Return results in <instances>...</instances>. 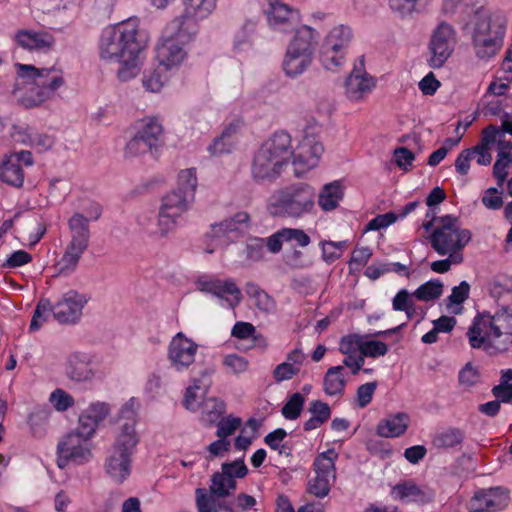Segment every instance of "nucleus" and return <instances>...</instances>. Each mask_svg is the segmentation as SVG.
I'll return each mask as SVG.
<instances>
[{"label":"nucleus","mask_w":512,"mask_h":512,"mask_svg":"<svg viewBox=\"0 0 512 512\" xmlns=\"http://www.w3.org/2000/svg\"><path fill=\"white\" fill-rule=\"evenodd\" d=\"M505 18L497 11L481 8L471 20V38H504Z\"/></svg>","instance_id":"obj_19"},{"label":"nucleus","mask_w":512,"mask_h":512,"mask_svg":"<svg viewBox=\"0 0 512 512\" xmlns=\"http://www.w3.org/2000/svg\"><path fill=\"white\" fill-rule=\"evenodd\" d=\"M345 186L341 180L323 185L318 193L317 203L323 212L337 209L344 198Z\"/></svg>","instance_id":"obj_33"},{"label":"nucleus","mask_w":512,"mask_h":512,"mask_svg":"<svg viewBox=\"0 0 512 512\" xmlns=\"http://www.w3.org/2000/svg\"><path fill=\"white\" fill-rule=\"evenodd\" d=\"M372 250L365 246H356L352 251L349 260V267L351 270H360L363 268L370 258L372 257Z\"/></svg>","instance_id":"obj_64"},{"label":"nucleus","mask_w":512,"mask_h":512,"mask_svg":"<svg viewBox=\"0 0 512 512\" xmlns=\"http://www.w3.org/2000/svg\"><path fill=\"white\" fill-rule=\"evenodd\" d=\"M194 39L184 38L178 31L166 25L164 34L158 40L155 47L156 64L162 69L176 73L188 59V44Z\"/></svg>","instance_id":"obj_9"},{"label":"nucleus","mask_w":512,"mask_h":512,"mask_svg":"<svg viewBox=\"0 0 512 512\" xmlns=\"http://www.w3.org/2000/svg\"><path fill=\"white\" fill-rule=\"evenodd\" d=\"M111 405L106 401H92L78 416L77 429L87 435L95 436L99 426L110 416Z\"/></svg>","instance_id":"obj_23"},{"label":"nucleus","mask_w":512,"mask_h":512,"mask_svg":"<svg viewBox=\"0 0 512 512\" xmlns=\"http://www.w3.org/2000/svg\"><path fill=\"white\" fill-rule=\"evenodd\" d=\"M226 411V403L220 398H207L202 403L201 420L206 425L215 424Z\"/></svg>","instance_id":"obj_46"},{"label":"nucleus","mask_w":512,"mask_h":512,"mask_svg":"<svg viewBox=\"0 0 512 512\" xmlns=\"http://www.w3.org/2000/svg\"><path fill=\"white\" fill-rule=\"evenodd\" d=\"M231 335L240 340L252 338L254 342L262 347H266V340L262 335L256 334V329L253 324L244 321H238L234 324L231 330Z\"/></svg>","instance_id":"obj_52"},{"label":"nucleus","mask_w":512,"mask_h":512,"mask_svg":"<svg viewBox=\"0 0 512 512\" xmlns=\"http://www.w3.org/2000/svg\"><path fill=\"white\" fill-rule=\"evenodd\" d=\"M210 385V374L205 370L199 378H194L186 388L182 402L183 406L189 411H197Z\"/></svg>","instance_id":"obj_31"},{"label":"nucleus","mask_w":512,"mask_h":512,"mask_svg":"<svg viewBox=\"0 0 512 512\" xmlns=\"http://www.w3.org/2000/svg\"><path fill=\"white\" fill-rule=\"evenodd\" d=\"M136 135L146 144L150 152L162 145L163 125L156 116H148L138 123Z\"/></svg>","instance_id":"obj_29"},{"label":"nucleus","mask_w":512,"mask_h":512,"mask_svg":"<svg viewBox=\"0 0 512 512\" xmlns=\"http://www.w3.org/2000/svg\"><path fill=\"white\" fill-rule=\"evenodd\" d=\"M219 0H181L182 12L170 21V27L179 35L195 39L200 32V22L211 17Z\"/></svg>","instance_id":"obj_8"},{"label":"nucleus","mask_w":512,"mask_h":512,"mask_svg":"<svg viewBox=\"0 0 512 512\" xmlns=\"http://www.w3.org/2000/svg\"><path fill=\"white\" fill-rule=\"evenodd\" d=\"M353 38L352 29L340 24L333 27L326 35L321 47V62L325 69L335 71L345 60V50Z\"/></svg>","instance_id":"obj_12"},{"label":"nucleus","mask_w":512,"mask_h":512,"mask_svg":"<svg viewBox=\"0 0 512 512\" xmlns=\"http://www.w3.org/2000/svg\"><path fill=\"white\" fill-rule=\"evenodd\" d=\"M52 312V304L49 300H41L32 317L31 323H30V330L31 331H37L39 330L42 325L49 319L50 314Z\"/></svg>","instance_id":"obj_61"},{"label":"nucleus","mask_w":512,"mask_h":512,"mask_svg":"<svg viewBox=\"0 0 512 512\" xmlns=\"http://www.w3.org/2000/svg\"><path fill=\"white\" fill-rule=\"evenodd\" d=\"M322 251V259L324 262L331 264L342 257L346 247L347 241H326L320 242Z\"/></svg>","instance_id":"obj_56"},{"label":"nucleus","mask_w":512,"mask_h":512,"mask_svg":"<svg viewBox=\"0 0 512 512\" xmlns=\"http://www.w3.org/2000/svg\"><path fill=\"white\" fill-rule=\"evenodd\" d=\"M140 434L134 422H119L114 432L112 449L134 455L140 443Z\"/></svg>","instance_id":"obj_28"},{"label":"nucleus","mask_w":512,"mask_h":512,"mask_svg":"<svg viewBox=\"0 0 512 512\" xmlns=\"http://www.w3.org/2000/svg\"><path fill=\"white\" fill-rule=\"evenodd\" d=\"M216 435L227 439L232 436L242 425V419L234 415L222 417L216 423Z\"/></svg>","instance_id":"obj_58"},{"label":"nucleus","mask_w":512,"mask_h":512,"mask_svg":"<svg viewBox=\"0 0 512 512\" xmlns=\"http://www.w3.org/2000/svg\"><path fill=\"white\" fill-rule=\"evenodd\" d=\"M334 481L335 480L315 474V476L308 482L307 491L315 497L323 498L328 495L330 487Z\"/></svg>","instance_id":"obj_62"},{"label":"nucleus","mask_w":512,"mask_h":512,"mask_svg":"<svg viewBox=\"0 0 512 512\" xmlns=\"http://www.w3.org/2000/svg\"><path fill=\"white\" fill-rule=\"evenodd\" d=\"M221 497L207 492L205 489L196 490V504L199 512H219L222 509Z\"/></svg>","instance_id":"obj_53"},{"label":"nucleus","mask_w":512,"mask_h":512,"mask_svg":"<svg viewBox=\"0 0 512 512\" xmlns=\"http://www.w3.org/2000/svg\"><path fill=\"white\" fill-rule=\"evenodd\" d=\"M392 496L405 502L424 503L432 499V492L427 488H421L412 483L399 484L393 487Z\"/></svg>","instance_id":"obj_36"},{"label":"nucleus","mask_w":512,"mask_h":512,"mask_svg":"<svg viewBox=\"0 0 512 512\" xmlns=\"http://www.w3.org/2000/svg\"><path fill=\"white\" fill-rule=\"evenodd\" d=\"M415 296L410 294L406 289H401L392 299V308L394 311H403L408 319H412L416 313L413 302Z\"/></svg>","instance_id":"obj_55"},{"label":"nucleus","mask_w":512,"mask_h":512,"mask_svg":"<svg viewBox=\"0 0 512 512\" xmlns=\"http://www.w3.org/2000/svg\"><path fill=\"white\" fill-rule=\"evenodd\" d=\"M236 488V481L223 472L215 473L211 479L210 492L223 498L228 496Z\"/></svg>","instance_id":"obj_54"},{"label":"nucleus","mask_w":512,"mask_h":512,"mask_svg":"<svg viewBox=\"0 0 512 512\" xmlns=\"http://www.w3.org/2000/svg\"><path fill=\"white\" fill-rule=\"evenodd\" d=\"M267 26L274 32L287 33L293 26L298 10L283 0H266L263 9Z\"/></svg>","instance_id":"obj_20"},{"label":"nucleus","mask_w":512,"mask_h":512,"mask_svg":"<svg viewBox=\"0 0 512 512\" xmlns=\"http://www.w3.org/2000/svg\"><path fill=\"white\" fill-rule=\"evenodd\" d=\"M258 24V19L247 18L235 31L231 40V53L235 58L244 59L254 50V35Z\"/></svg>","instance_id":"obj_25"},{"label":"nucleus","mask_w":512,"mask_h":512,"mask_svg":"<svg viewBox=\"0 0 512 512\" xmlns=\"http://www.w3.org/2000/svg\"><path fill=\"white\" fill-rule=\"evenodd\" d=\"M431 0H388L391 12L400 19H407L419 12L421 3H429Z\"/></svg>","instance_id":"obj_49"},{"label":"nucleus","mask_w":512,"mask_h":512,"mask_svg":"<svg viewBox=\"0 0 512 512\" xmlns=\"http://www.w3.org/2000/svg\"><path fill=\"white\" fill-rule=\"evenodd\" d=\"M306 399L300 392H295L286 398L281 409L282 416L287 420H296L300 417Z\"/></svg>","instance_id":"obj_51"},{"label":"nucleus","mask_w":512,"mask_h":512,"mask_svg":"<svg viewBox=\"0 0 512 512\" xmlns=\"http://www.w3.org/2000/svg\"><path fill=\"white\" fill-rule=\"evenodd\" d=\"M304 359V353L300 349L291 351L286 360L274 368L272 375L275 382L291 380L300 372Z\"/></svg>","instance_id":"obj_34"},{"label":"nucleus","mask_w":512,"mask_h":512,"mask_svg":"<svg viewBox=\"0 0 512 512\" xmlns=\"http://www.w3.org/2000/svg\"><path fill=\"white\" fill-rule=\"evenodd\" d=\"M324 152V147L319 139L306 133L292 150V165L296 177H303L310 170L316 168Z\"/></svg>","instance_id":"obj_15"},{"label":"nucleus","mask_w":512,"mask_h":512,"mask_svg":"<svg viewBox=\"0 0 512 512\" xmlns=\"http://www.w3.org/2000/svg\"><path fill=\"white\" fill-rule=\"evenodd\" d=\"M133 455L110 448L105 459L106 474L115 483H123L132 471Z\"/></svg>","instance_id":"obj_27"},{"label":"nucleus","mask_w":512,"mask_h":512,"mask_svg":"<svg viewBox=\"0 0 512 512\" xmlns=\"http://www.w3.org/2000/svg\"><path fill=\"white\" fill-rule=\"evenodd\" d=\"M68 229L70 240L58 262V270L62 275H69L75 271L90 240L88 219L82 213H74L69 218Z\"/></svg>","instance_id":"obj_7"},{"label":"nucleus","mask_w":512,"mask_h":512,"mask_svg":"<svg viewBox=\"0 0 512 512\" xmlns=\"http://www.w3.org/2000/svg\"><path fill=\"white\" fill-rule=\"evenodd\" d=\"M319 33L309 25L299 26L286 46L282 68L286 76L302 75L312 64Z\"/></svg>","instance_id":"obj_6"},{"label":"nucleus","mask_w":512,"mask_h":512,"mask_svg":"<svg viewBox=\"0 0 512 512\" xmlns=\"http://www.w3.org/2000/svg\"><path fill=\"white\" fill-rule=\"evenodd\" d=\"M18 46L30 52H49L55 45L54 36L45 30L22 29L15 33Z\"/></svg>","instance_id":"obj_26"},{"label":"nucleus","mask_w":512,"mask_h":512,"mask_svg":"<svg viewBox=\"0 0 512 512\" xmlns=\"http://www.w3.org/2000/svg\"><path fill=\"white\" fill-rule=\"evenodd\" d=\"M197 352L198 344L184 333L178 332L168 345L167 356L175 371L185 372L195 362Z\"/></svg>","instance_id":"obj_17"},{"label":"nucleus","mask_w":512,"mask_h":512,"mask_svg":"<svg viewBox=\"0 0 512 512\" xmlns=\"http://www.w3.org/2000/svg\"><path fill=\"white\" fill-rule=\"evenodd\" d=\"M197 186L198 179L196 169L186 168L178 172L176 177V186L172 191L195 201Z\"/></svg>","instance_id":"obj_40"},{"label":"nucleus","mask_w":512,"mask_h":512,"mask_svg":"<svg viewBox=\"0 0 512 512\" xmlns=\"http://www.w3.org/2000/svg\"><path fill=\"white\" fill-rule=\"evenodd\" d=\"M499 318V313L491 315L486 312L478 313L474 317L467 332L469 344L472 348H483L486 351L493 348L494 341L502 335L500 328L496 325Z\"/></svg>","instance_id":"obj_14"},{"label":"nucleus","mask_w":512,"mask_h":512,"mask_svg":"<svg viewBox=\"0 0 512 512\" xmlns=\"http://www.w3.org/2000/svg\"><path fill=\"white\" fill-rule=\"evenodd\" d=\"M193 203V200L182 194L170 191L163 197L159 209L182 218V215L191 208Z\"/></svg>","instance_id":"obj_42"},{"label":"nucleus","mask_w":512,"mask_h":512,"mask_svg":"<svg viewBox=\"0 0 512 512\" xmlns=\"http://www.w3.org/2000/svg\"><path fill=\"white\" fill-rule=\"evenodd\" d=\"M87 299L75 290L62 294L58 301L52 305L54 318L62 324L75 323L82 315Z\"/></svg>","instance_id":"obj_21"},{"label":"nucleus","mask_w":512,"mask_h":512,"mask_svg":"<svg viewBox=\"0 0 512 512\" xmlns=\"http://www.w3.org/2000/svg\"><path fill=\"white\" fill-rule=\"evenodd\" d=\"M511 163L512 147L508 145L500 147L497 160L493 167V175L497 180L498 186H503Z\"/></svg>","instance_id":"obj_48"},{"label":"nucleus","mask_w":512,"mask_h":512,"mask_svg":"<svg viewBox=\"0 0 512 512\" xmlns=\"http://www.w3.org/2000/svg\"><path fill=\"white\" fill-rule=\"evenodd\" d=\"M345 366L330 367L325 373L323 379V389L328 396H340L343 394L346 379H345Z\"/></svg>","instance_id":"obj_39"},{"label":"nucleus","mask_w":512,"mask_h":512,"mask_svg":"<svg viewBox=\"0 0 512 512\" xmlns=\"http://www.w3.org/2000/svg\"><path fill=\"white\" fill-rule=\"evenodd\" d=\"M174 73L162 69L157 64L154 69L146 71L142 76V85L147 92L159 93L166 87L173 77Z\"/></svg>","instance_id":"obj_38"},{"label":"nucleus","mask_w":512,"mask_h":512,"mask_svg":"<svg viewBox=\"0 0 512 512\" xmlns=\"http://www.w3.org/2000/svg\"><path fill=\"white\" fill-rule=\"evenodd\" d=\"M476 57L488 61L495 57L503 46L504 38H471Z\"/></svg>","instance_id":"obj_41"},{"label":"nucleus","mask_w":512,"mask_h":512,"mask_svg":"<svg viewBox=\"0 0 512 512\" xmlns=\"http://www.w3.org/2000/svg\"><path fill=\"white\" fill-rule=\"evenodd\" d=\"M363 334L350 333L343 336L339 341V351L344 355L343 365L357 374L364 366L363 360Z\"/></svg>","instance_id":"obj_24"},{"label":"nucleus","mask_w":512,"mask_h":512,"mask_svg":"<svg viewBox=\"0 0 512 512\" xmlns=\"http://www.w3.org/2000/svg\"><path fill=\"white\" fill-rule=\"evenodd\" d=\"M197 284L201 291L216 296L222 306L234 309L242 299L241 290L232 280L202 278Z\"/></svg>","instance_id":"obj_22"},{"label":"nucleus","mask_w":512,"mask_h":512,"mask_svg":"<svg viewBox=\"0 0 512 512\" xmlns=\"http://www.w3.org/2000/svg\"><path fill=\"white\" fill-rule=\"evenodd\" d=\"M140 408V401L136 397L129 398L119 409L118 418L119 422H134L138 425L139 416L138 411Z\"/></svg>","instance_id":"obj_60"},{"label":"nucleus","mask_w":512,"mask_h":512,"mask_svg":"<svg viewBox=\"0 0 512 512\" xmlns=\"http://www.w3.org/2000/svg\"><path fill=\"white\" fill-rule=\"evenodd\" d=\"M93 437L77 428L67 433L57 445L58 466L65 468L69 464L90 462L93 458Z\"/></svg>","instance_id":"obj_10"},{"label":"nucleus","mask_w":512,"mask_h":512,"mask_svg":"<svg viewBox=\"0 0 512 512\" xmlns=\"http://www.w3.org/2000/svg\"><path fill=\"white\" fill-rule=\"evenodd\" d=\"M400 327L401 326L387 330L376 331L373 334H363V360H365L366 357L379 358L386 355L388 352L387 344L382 341L375 340L373 337L393 334L398 331Z\"/></svg>","instance_id":"obj_37"},{"label":"nucleus","mask_w":512,"mask_h":512,"mask_svg":"<svg viewBox=\"0 0 512 512\" xmlns=\"http://www.w3.org/2000/svg\"><path fill=\"white\" fill-rule=\"evenodd\" d=\"M377 78L365 69V58L359 56L344 81V95L351 103H362L375 90Z\"/></svg>","instance_id":"obj_13"},{"label":"nucleus","mask_w":512,"mask_h":512,"mask_svg":"<svg viewBox=\"0 0 512 512\" xmlns=\"http://www.w3.org/2000/svg\"><path fill=\"white\" fill-rule=\"evenodd\" d=\"M16 74L27 85L25 90L18 84L12 93L26 108H34L55 98L58 90L66 84L64 72L57 66L38 68L31 64H15Z\"/></svg>","instance_id":"obj_2"},{"label":"nucleus","mask_w":512,"mask_h":512,"mask_svg":"<svg viewBox=\"0 0 512 512\" xmlns=\"http://www.w3.org/2000/svg\"><path fill=\"white\" fill-rule=\"evenodd\" d=\"M433 226L429 240L432 248L439 255H463L462 251L470 242L472 234L470 230L460 227L456 216L445 215L423 225L426 231Z\"/></svg>","instance_id":"obj_5"},{"label":"nucleus","mask_w":512,"mask_h":512,"mask_svg":"<svg viewBox=\"0 0 512 512\" xmlns=\"http://www.w3.org/2000/svg\"><path fill=\"white\" fill-rule=\"evenodd\" d=\"M148 39L140 28V20L130 17L107 25L98 40L99 58L107 64H118L117 79L128 82L136 78L143 67L142 54Z\"/></svg>","instance_id":"obj_1"},{"label":"nucleus","mask_w":512,"mask_h":512,"mask_svg":"<svg viewBox=\"0 0 512 512\" xmlns=\"http://www.w3.org/2000/svg\"><path fill=\"white\" fill-rule=\"evenodd\" d=\"M292 155L291 136L278 131L265 140L255 152L251 174L256 181H272L280 176Z\"/></svg>","instance_id":"obj_3"},{"label":"nucleus","mask_w":512,"mask_h":512,"mask_svg":"<svg viewBox=\"0 0 512 512\" xmlns=\"http://www.w3.org/2000/svg\"><path fill=\"white\" fill-rule=\"evenodd\" d=\"M181 217L159 209L157 229L152 233L158 238H166L173 234L180 225Z\"/></svg>","instance_id":"obj_50"},{"label":"nucleus","mask_w":512,"mask_h":512,"mask_svg":"<svg viewBox=\"0 0 512 512\" xmlns=\"http://www.w3.org/2000/svg\"><path fill=\"white\" fill-rule=\"evenodd\" d=\"M442 294V283L438 280H430L419 286L413 295L421 301L437 299Z\"/></svg>","instance_id":"obj_57"},{"label":"nucleus","mask_w":512,"mask_h":512,"mask_svg":"<svg viewBox=\"0 0 512 512\" xmlns=\"http://www.w3.org/2000/svg\"><path fill=\"white\" fill-rule=\"evenodd\" d=\"M249 215L247 212H238L233 217L211 225L208 233L213 248H207L212 253L217 247L227 246L236 241L248 228Z\"/></svg>","instance_id":"obj_16"},{"label":"nucleus","mask_w":512,"mask_h":512,"mask_svg":"<svg viewBox=\"0 0 512 512\" xmlns=\"http://www.w3.org/2000/svg\"><path fill=\"white\" fill-rule=\"evenodd\" d=\"M315 190L306 183L292 184L276 190L267 209L275 217L301 219L315 210Z\"/></svg>","instance_id":"obj_4"},{"label":"nucleus","mask_w":512,"mask_h":512,"mask_svg":"<svg viewBox=\"0 0 512 512\" xmlns=\"http://www.w3.org/2000/svg\"><path fill=\"white\" fill-rule=\"evenodd\" d=\"M308 411L311 414V417L303 424L305 431H311L319 428L331 417V409L329 405L320 400L312 401Z\"/></svg>","instance_id":"obj_44"},{"label":"nucleus","mask_w":512,"mask_h":512,"mask_svg":"<svg viewBox=\"0 0 512 512\" xmlns=\"http://www.w3.org/2000/svg\"><path fill=\"white\" fill-rule=\"evenodd\" d=\"M338 456L339 455L335 449H328L327 451L318 454L313 462L314 473L335 480V463L338 459Z\"/></svg>","instance_id":"obj_43"},{"label":"nucleus","mask_w":512,"mask_h":512,"mask_svg":"<svg viewBox=\"0 0 512 512\" xmlns=\"http://www.w3.org/2000/svg\"><path fill=\"white\" fill-rule=\"evenodd\" d=\"M457 42L456 29L447 22L439 23L431 32L428 65L434 69L443 67L454 53Z\"/></svg>","instance_id":"obj_11"},{"label":"nucleus","mask_w":512,"mask_h":512,"mask_svg":"<svg viewBox=\"0 0 512 512\" xmlns=\"http://www.w3.org/2000/svg\"><path fill=\"white\" fill-rule=\"evenodd\" d=\"M49 402L58 412H65L75 404L73 396L61 388H57L50 393Z\"/></svg>","instance_id":"obj_59"},{"label":"nucleus","mask_w":512,"mask_h":512,"mask_svg":"<svg viewBox=\"0 0 512 512\" xmlns=\"http://www.w3.org/2000/svg\"><path fill=\"white\" fill-rule=\"evenodd\" d=\"M508 499L507 492L501 488H492L478 492L475 495V501L478 503L477 508L482 507L485 512L504 509L508 504Z\"/></svg>","instance_id":"obj_35"},{"label":"nucleus","mask_w":512,"mask_h":512,"mask_svg":"<svg viewBox=\"0 0 512 512\" xmlns=\"http://www.w3.org/2000/svg\"><path fill=\"white\" fill-rule=\"evenodd\" d=\"M64 372L69 380L79 384L92 383L102 378L93 357L85 352L71 353L66 359Z\"/></svg>","instance_id":"obj_18"},{"label":"nucleus","mask_w":512,"mask_h":512,"mask_svg":"<svg viewBox=\"0 0 512 512\" xmlns=\"http://www.w3.org/2000/svg\"><path fill=\"white\" fill-rule=\"evenodd\" d=\"M236 140L224 137L222 134L216 137L207 147L211 156L218 157L223 154L231 153L235 147Z\"/></svg>","instance_id":"obj_63"},{"label":"nucleus","mask_w":512,"mask_h":512,"mask_svg":"<svg viewBox=\"0 0 512 512\" xmlns=\"http://www.w3.org/2000/svg\"><path fill=\"white\" fill-rule=\"evenodd\" d=\"M245 292L260 311L265 313L274 311L276 307L274 299L255 283H247Z\"/></svg>","instance_id":"obj_47"},{"label":"nucleus","mask_w":512,"mask_h":512,"mask_svg":"<svg viewBox=\"0 0 512 512\" xmlns=\"http://www.w3.org/2000/svg\"><path fill=\"white\" fill-rule=\"evenodd\" d=\"M411 419L406 412L388 414L376 426V433L383 438H397L405 434Z\"/></svg>","instance_id":"obj_30"},{"label":"nucleus","mask_w":512,"mask_h":512,"mask_svg":"<svg viewBox=\"0 0 512 512\" xmlns=\"http://www.w3.org/2000/svg\"><path fill=\"white\" fill-rule=\"evenodd\" d=\"M0 180L15 187L22 186L24 173L21 165L8 155L0 160Z\"/></svg>","instance_id":"obj_45"},{"label":"nucleus","mask_w":512,"mask_h":512,"mask_svg":"<svg viewBox=\"0 0 512 512\" xmlns=\"http://www.w3.org/2000/svg\"><path fill=\"white\" fill-rule=\"evenodd\" d=\"M486 290L508 313L507 308L512 305V279L504 275L495 276L487 281Z\"/></svg>","instance_id":"obj_32"}]
</instances>
